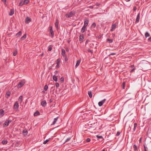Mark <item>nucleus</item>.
I'll return each mask as SVG.
<instances>
[{"mask_svg":"<svg viewBox=\"0 0 151 151\" xmlns=\"http://www.w3.org/2000/svg\"><path fill=\"white\" fill-rule=\"evenodd\" d=\"M55 86L57 88H58L59 87V85L58 83H55Z\"/></svg>","mask_w":151,"mask_h":151,"instance_id":"obj_46","label":"nucleus"},{"mask_svg":"<svg viewBox=\"0 0 151 151\" xmlns=\"http://www.w3.org/2000/svg\"><path fill=\"white\" fill-rule=\"evenodd\" d=\"M116 27V25L115 24H112L111 26V29H110V31H112L114 30Z\"/></svg>","mask_w":151,"mask_h":151,"instance_id":"obj_14","label":"nucleus"},{"mask_svg":"<svg viewBox=\"0 0 151 151\" xmlns=\"http://www.w3.org/2000/svg\"><path fill=\"white\" fill-rule=\"evenodd\" d=\"M140 19V16H139V13L137 15V17L136 19V21H135V23H138L139 20Z\"/></svg>","mask_w":151,"mask_h":151,"instance_id":"obj_11","label":"nucleus"},{"mask_svg":"<svg viewBox=\"0 0 151 151\" xmlns=\"http://www.w3.org/2000/svg\"><path fill=\"white\" fill-rule=\"evenodd\" d=\"M136 9H137L136 7L135 6L134 7L133 10L134 11H136Z\"/></svg>","mask_w":151,"mask_h":151,"instance_id":"obj_54","label":"nucleus"},{"mask_svg":"<svg viewBox=\"0 0 151 151\" xmlns=\"http://www.w3.org/2000/svg\"><path fill=\"white\" fill-rule=\"evenodd\" d=\"M71 139V137H69L68 138L66 139V140L65 141V142H68V141H69Z\"/></svg>","mask_w":151,"mask_h":151,"instance_id":"obj_41","label":"nucleus"},{"mask_svg":"<svg viewBox=\"0 0 151 151\" xmlns=\"http://www.w3.org/2000/svg\"><path fill=\"white\" fill-rule=\"evenodd\" d=\"M123 85V89H124L125 88V82H123L122 84Z\"/></svg>","mask_w":151,"mask_h":151,"instance_id":"obj_45","label":"nucleus"},{"mask_svg":"<svg viewBox=\"0 0 151 151\" xmlns=\"http://www.w3.org/2000/svg\"><path fill=\"white\" fill-rule=\"evenodd\" d=\"M81 62V60H79L77 61L76 64L75 65V68H76L79 65Z\"/></svg>","mask_w":151,"mask_h":151,"instance_id":"obj_16","label":"nucleus"},{"mask_svg":"<svg viewBox=\"0 0 151 151\" xmlns=\"http://www.w3.org/2000/svg\"><path fill=\"white\" fill-rule=\"evenodd\" d=\"M134 150L135 151H137V147L136 145H134L133 146Z\"/></svg>","mask_w":151,"mask_h":151,"instance_id":"obj_31","label":"nucleus"},{"mask_svg":"<svg viewBox=\"0 0 151 151\" xmlns=\"http://www.w3.org/2000/svg\"><path fill=\"white\" fill-rule=\"evenodd\" d=\"M7 0H1V1L3 2L4 4H6V1Z\"/></svg>","mask_w":151,"mask_h":151,"instance_id":"obj_48","label":"nucleus"},{"mask_svg":"<svg viewBox=\"0 0 151 151\" xmlns=\"http://www.w3.org/2000/svg\"><path fill=\"white\" fill-rule=\"evenodd\" d=\"M17 54V51H16L13 52V55L14 56H15Z\"/></svg>","mask_w":151,"mask_h":151,"instance_id":"obj_39","label":"nucleus"},{"mask_svg":"<svg viewBox=\"0 0 151 151\" xmlns=\"http://www.w3.org/2000/svg\"><path fill=\"white\" fill-rule=\"evenodd\" d=\"M58 117H57L54 118V121L53 122L52 124H51V125H54L55 124L56 122L58 120Z\"/></svg>","mask_w":151,"mask_h":151,"instance_id":"obj_17","label":"nucleus"},{"mask_svg":"<svg viewBox=\"0 0 151 151\" xmlns=\"http://www.w3.org/2000/svg\"><path fill=\"white\" fill-rule=\"evenodd\" d=\"M10 94H11V93L9 91H8L6 93V96L7 98H8L9 97V96L10 95Z\"/></svg>","mask_w":151,"mask_h":151,"instance_id":"obj_24","label":"nucleus"},{"mask_svg":"<svg viewBox=\"0 0 151 151\" xmlns=\"http://www.w3.org/2000/svg\"><path fill=\"white\" fill-rule=\"evenodd\" d=\"M12 121L11 119H8V120H6L3 124V127H6L9 124V123L12 122Z\"/></svg>","mask_w":151,"mask_h":151,"instance_id":"obj_2","label":"nucleus"},{"mask_svg":"<svg viewBox=\"0 0 151 151\" xmlns=\"http://www.w3.org/2000/svg\"><path fill=\"white\" fill-rule=\"evenodd\" d=\"M8 142V141L6 140H3L2 141V143L3 144V145H6V144Z\"/></svg>","mask_w":151,"mask_h":151,"instance_id":"obj_28","label":"nucleus"},{"mask_svg":"<svg viewBox=\"0 0 151 151\" xmlns=\"http://www.w3.org/2000/svg\"><path fill=\"white\" fill-rule=\"evenodd\" d=\"M58 23H59L58 20V19H56L55 22V27L56 28L58 29Z\"/></svg>","mask_w":151,"mask_h":151,"instance_id":"obj_9","label":"nucleus"},{"mask_svg":"<svg viewBox=\"0 0 151 151\" xmlns=\"http://www.w3.org/2000/svg\"><path fill=\"white\" fill-rule=\"evenodd\" d=\"M65 50L64 49H62L61 50V54L63 56V57H65Z\"/></svg>","mask_w":151,"mask_h":151,"instance_id":"obj_15","label":"nucleus"},{"mask_svg":"<svg viewBox=\"0 0 151 151\" xmlns=\"http://www.w3.org/2000/svg\"><path fill=\"white\" fill-rule=\"evenodd\" d=\"M135 68H133V69H132L131 71V72H133L134 70H135Z\"/></svg>","mask_w":151,"mask_h":151,"instance_id":"obj_52","label":"nucleus"},{"mask_svg":"<svg viewBox=\"0 0 151 151\" xmlns=\"http://www.w3.org/2000/svg\"><path fill=\"white\" fill-rule=\"evenodd\" d=\"M100 5V4H99V3H97L95 4V5H96V6H99Z\"/></svg>","mask_w":151,"mask_h":151,"instance_id":"obj_49","label":"nucleus"},{"mask_svg":"<svg viewBox=\"0 0 151 151\" xmlns=\"http://www.w3.org/2000/svg\"><path fill=\"white\" fill-rule=\"evenodd\" d=\"M29 2V0H24L23 2V4H27Z\"/></svg>","mask_w":151,"mask_h":151,"instance_id":"obj_32","label":"nucleus"},{"mask_svg":"<svg viewBox=\"0 0 151 151\" xmlns=\"http://www.w3.org/2000/svg\"><path fill=\"white\" fill-rule=\"evenodd\" d=\"M88 51L89 52H92V50L90 49H88Z\"/></svg>","mask_w":151,"mask_h":151,"instance_id":"obj_56","label":"nucleus"},{"mask_svg":"<svg viewBox=\"0 0 151 151\" xmlns=\"http://www.w3.org/2000/svg\"><path fill=\"white\" fill-rule=\"evenodd\" d=\"M14 9H11V10L10 13H9V15L10 16H12L14 14Z\"/></svg>","mask_w":151,"mask_h":151,"instance_id":"obj_20","label":"nucleus"},{"mask_svg":"<svg viewBox=\"0 0 151 151\" xmlns=\"http://www.w3.org/2000/svg\"><path fill=\"white\" fill-rule=\"evenodd\" d=\"M60 60L59 58H58L57 60V65L56 66V67L57 68H58L59 67V65L60 63Z\"/></svg>","mask_w":151,"mask_h":151,"instance_id":"obj_19","label":"nucleus"},{"mask_svg":"<svg viewBox=\"0 0 151 151\" xmlns=\"http://www.w3.org/2000/svg\"><path fill=\"white\" fill-rule=\"evenodd\" d=\"M23 134H24V133L26 134H24L25 135L27 133V130H23Z\"/></svg>","mask_w":151,"mask_h":151,"instance_id":"obj_40","label":"nucleus"},{"mask_svg":"<svg viewBox=\"0 0 151 151\" xmlns=\"http://www.w3.org/2000/svg\"><path fill=\"white\" fill-rule=\"evenodd\" d=\"M39 114H40L39 112L38 111H37L34 113V116H37L38 115H39Z\"/></svg>","mask_w":151,"mask_h":151,"instance_id":"obj_26","label":"nucleus"},{"mask_svg":"<svg viewBox=\"0 0 151 151\" xmlns=\"http://www.w3.org/2000/svg\"><path fill=\"white\" fill-rule=\"evenodd\" d=\"M53 79L55 81H58V78L56 76L54 75L53 76Z\"/></svg>","mask_w":151,"mask_h":151,"instance_id":"obj_23","label":"nucleus"},{"mask_svg":"<svg viewBox=\"0 0 151 151\" xmlns=\"http://www.w3.org/2000/svg\"><path fill=\"white\" fill-rule=\"evenodd\" d=\"M120 133H121V132H118L116 134V136H119L120 135Z\"/></svg>","mask_w":151,"mask_h":151,"instance_id":"obj_44","label":"nucleus"},{"mask_svg":"<svg viewBox=\"0 0 151 151\" xmlns=\"http://www.w3.org/2000/svg\"><path fill=\"white\" fill-rule=\"evenodd\" d=\"M22 96H19L18 99V101H19L20 102H21L22 101Z\"/></svg>","mask_w":151,"mask_h":151,"instance_id":"obj_30","label":"nucleus"},{"mask_svg":"<svg viewBox=\"0 0 151 151\" xmlns=\"http://www.w3.org/2000/svg\"><path fill=\"white\" fill-rule=\"evenodd\" d=\"M84 39V37L83 35H80L79 36V41L80 42H82Z\"/></svg>","mask_w":151,"mask_h":151,"instance_id":"obj_13","label":"nucleus"},{"mask_svg":"<svg viewBox=\"0 0 151 151\" xmlns=\"http://www.w3.org/2000/svg\"><path fill=\"white\" fill-rule=\"evenodd\" d=\"M52 50V48L51 47H48V50L49 51H50Z\"/></svg>","mask_w":151,"mask_h":151,"instance_id":"obj_43","label":"nucleus"},{"mask_svg":"<svg viewBox=\"0 0 151 151\" xmlns=\"http://www.w3.org/2000/svg\"><path fill=\"white\" fill-rule=\"evenodd\" d=\"M106 99H104L103 100H102L101 101L99 102L98 103V105L99 106H102L103 104L105 102Z\"/></svg>","mask_w":151,"mask_h":151,"instance_id":"obj_4","label":"nucleus"},{"mask_svg":"<svg viewBox=\"0 0 151 151\" xmlns=\"http://www.w3.org/2000/svg\"><path fill=\"white\" fill-rule=\"evenodd\" d=\"M31 21V19L28 17H27L25 19V23L28 24Z\"/></svg>","mask_w":151,"mask_h":151,"instance_id":"obj_7","label":"nucleus"},{"mask_svg":"<svg viewBox=\"0 0 151 151\" xmlns=\"http://www.w3.org/2000/svg\"><path fill=\"white\" fill-rule=\"evenodd\" d=\"M50 33L52 35V37H54L53 31L52 30V27L51 26L50 27Z\"/></svg>","mask_w":151,"mask_h":151,"instance_id":"obj_5","label":"nucleus"},{"mask_svg":"<svg viewBox=\"0 0 151 151\" xmlns=\"http://www.w3.org/2000/svg\"><path fill=\"white\" fill-rule=\"evenodd\" d=\"M4 114V111L2 109L0 110V117H2Z\"/></svg>","mask_w":151,"mask_h":151,"instance_id":"obj_8","label":"nucleus"},{"mask_svg":"<svg viewBox=\"0 0 151 151\" xmlns=\"http://www.w3.org/2000/svg\"><path fill=\"white\" fill-rule=\"evenodd\" d=\"M64 78L63 77H62L60 79V82H61V83H63L64 81Z\"/></svg>","mask_w":151,"mask_h":151,"instance_id":"obj_37","label":"nucleus"},{"mask_svg":"<svg viewBox=\"0 0 151 151\" xmlns=\"http://www.w3.org/2000/svg\"><path fill=\"white\" fill-rule=\"evenodd\" d=\"M150 36V35L148 33V32H146V33L145 34V37L147 38L148 37H149Z\"/></svg>","mask_w":151,"mask_h":151,"instance_id":"obj_29","label":"nucleus"},{"mask_svg":"<svg viewBox=\"0 0 151 151\" xmlns=\"http://www.w3.org/2000/svg\"><path fill=\"white\" fill-rule=\"evenodd\" d=\"M116 53H111L110 54V55H116Z\"/></svg>","mask_w":151,"mask_h":151,"instance_id":"obj_50","label":"nucleus"},{"mask_svg":"<svg viewBox=\"0 0 151 151\" xmlns=\"http://www.w3.org/2000/svg\"><path fill=\"white\" fill-rule=\"evenodd\" d=\"M144 151H147V148L145 146V145H144Z\"/></svg>","mask_w":151,"mask_h":151,"instance_id":"obj_42","label":"nucleus"},{"mask_svg":"<svg viewBox=\"0 0 151 151\" xmlns=\"http://www.w3.org/2000/svg\"><path fill=\"white\" fill-rule=\"evenodd\" d=\"M148 42H151V37H150L148 40Z\"/></svg>","mask_w":151,"mask_h":151,"instance_id":"obj_51","label":"nucleus"},{"mask_svg":"<svg viewBox=\"0 0 151 151\" xmlns=\"http://www.w3.org/2000/svg\"><path fill=\"white\" fill-rule=\"evenodd\" d=\"M58 71L57 70H55V73H58Z\"/></svg>","mask_w":151,"mask_h":151,"instance_id":"obj_58","label":"nucleus"},{"mask_svg":"<svg viewBox=\"0 0 151 151\" xmlns=\"http://www.w3.org/2000/svg\"><path fill=\"white\" fill-rule=\"evenodd\" d=\"M52 99H50L49 100V102L51 103H52Z\"/></svg>","mask_w":151,"mask_h":151,"instance_id":"obj_53","label":"nucleus"},{"mask_svg":"<svg viewBox=\"0 0 151 151\" xmlns=\"http://www.w3.org/2000/svg\"><path fill=\"white\" fill-rule=\"evenodd\" d=\"M48 88V86H47V85H45V87L44 88V89L45 91H46L47 90Z\"/></svg>","mask_w":151,"mask_h":151,"instance_id":"obj_33","label":"nucleus"},{"mask_svg":"<svg viewBox=\"0 0 151 151\" xmlns=\"http://www.w3.org/2000/svg\"><path fill=\"white\" fill-rule=\"evenodd\" d=\"M88 23V19H86L85 20L84 26L86 27Z\"/></svg>","mask_w":151,"mask_h":151,"instance_id":"obj_12","label":"nucleus"},{"mask_svg":"<svg viewBox=\"0 0 151 151\" xmlns=\"http://www.w3.org/2000/svg\"><path fill=\"white\" fill-rule=\"evenodd\" d=\"M102 151H105V149H104V150H102Z\"/></svg>","mask_w":151,"mask_h":151,"instance_id":"obj_64","label":"nucleus"},{"mask_svg":"<svg viewBox=\"0 0 151 151\" xmlns=\"http://www.w3.org/2000/svg\"><path fill=\"white\" fill-rule=\"evenodd\" d=\"M89 8L91 9H93V6H90L89 7Z\"/></svg>","mask_w":151,"mask_h":151,"instance_id":"obj_57","label":"nucleus"},{"mask_svg":"<svg viewBox=\"0 0 151 151\" xmlns=\"http://www.w3.org/2000/svg\"><path fill=\"white\" fill-rule=\"evenodd\" d=\"M107 41L109 42L110 43H111L113 42V40H111V39H107Z\"/></svg>","mask_w":151,"mask_h":151,"instance_id":"obj_38","label":"nucleus"},{"mask_svg":"<svg viewBox=\"0 0 151 151\" xmlns=\"http://www.w3.org/2000/svg\"><path fill=\"white\" fill-rule=\"evenodd\" d=\"M86 141L87 142H89L90 141H91V139L90 138H87V139H86Z\"/></svg>","mask_w":151,"mask_h":151,"instance_id":"obj_47","label":"nucleus"},{"mask_svg":"<svg viewBox=\"0 0 151 151\" xmlns=\"http://www.w3.org/2000/svg\"><path fill=\"white\" fill-rule=\"evenodd\" d=\"M131 67H134V65H131Z\"/></svg>","mask_w":151,"mask_h":151,"instance_id":"obj_62","label":"nucleus"},{"mask_svg":"<svg viewBox=\"0 0 151 151\" xmlns=\"http://www.w3.org/2000/svg\"><path fill=\"white\" fill-rule=\"evenodd\" d=\"M24 4H23V2L22 1H21L19 3V6H21L22 5H23Z\"/></svg>","mask_w":151,"mask_h":151,"instance_id":"obj_35","label":"nucleus"},{"mask_svg":"<svg viewBox=\"0 0 151 151\" xmlns=\"http://www.w3.org/2000/svg\"><path fill=\"white\" fill-rule=\"evenodd\" d=\"M19 108L18 103L17 102H16L14 105V108L16 109H17Z\"/></svg>","mask_w":151,"mask_h":151,"instance_id":"obj_6","label":"nucleus"},{"mask_svg":"<svg viewBox=\"0 0 151 151\" xmlns=\"http://www.w3.org/2000/svg\"><path fill=\"white\" fill-rule=\"evenodd\" d=\"M26 37H27V35H26V34H25L24 35H23L22 37H21V39L22 40H24L26 38Z\"/></svg>","mask_w":151,"mask_h":151,"instance_id":"obj_27","label":"nucleus"},{"mask_svg":"<svg viewBox=\"0 0 151 151\" xmlns=\"http://www.w3.org/2000/svg\"><path fill=\"white\" fill-rule=\"evenodd\" d=\"M137 124L136 123H135L134 124V128H133V132H134L135 131L136 128L137 127Z\"/></svg>","mask_w":151,"mask_h":151,"instance_id":"obj_21","label":"nucleus"},{"mask_svg":"<svg viewBox=\"0 0 151 151\" xmlns=\"http://www.w3.org/2000/svg\"><path fill=\"white\" fill-rule=\"evenodd\" d=\"M47 104V103L45 101H43L41 102V105L43 107H45Z\"/></svg>","mask_w":151,"mask_h":151,"instance_id":"obj_10","label":"nucleus"},{"mask_svg":"<svg viewBox=\"0 0 151 151\" xmlns=\"http://www.w3.org/2000/svg\"><path fill=\"white\" fill-rule=\"evenodd\" d=\"M25 83V82L24 80L21 81L19 83L18 85L17 88H21L24 86Z\"/></svg>","mask_w":151,"mask_h":151,"instance_id":"obj_1","label":"nucleus"},{"mask_svg":"<svg viewBox=\"0 0 151 151\" xmlns=\"http://www.w3.org/2000/svg\"><path fill=\"white\" fill-rule=\"evenodd\" d=\"M68 59L66 58H65V61H66Z\"/></svg>","mask_w":151,"mask_h":151,"instance_id":"obj_60","label":"nucleus"},{"mask_svg":"<svg viewBox=\"0 0 151 151\" xmlns=\"http://www.w3.org/2000/svg\"><path fill=\"white\" fill-rule=\"evenodd\" d=\"M96 137L99 139H102L103 137L102 136H99V135H97L96 136Z\"/></svg>","mask_w":151,"mask_h":151,"instance_id":"obj_36","label":"nucleus"},{"mask_svg":"<svg viewBox=\"0 0 151 151\" xmlns=\"http://www.w3.org/2000/svg\"><path fill=\"white\" fill-rule=\"evenodd\" d=\"M86 26L83 25V26L82 27V28L81 30V32L83 33L85 32V30H86Z\"/></svg>","mask_w":151,"mask_h":151,"instance_id":"obj_18","label":"nucleus"},{"mask_svg":"<svg viewBox=\"0 0 151 151\" xmlns=\"http://www.w3.org/2000/svg\"><path fill=\"white\" fill-rule=\"evenodd\" d=\"M22 35V32L21 31H19L18 33L16 34V36L17 37H19L21 36Z\"/></svg>","mask_w":151,"mask_h":151,"instance_id":"obj_25","label":"nucleus"},{"mask_svg":"<svg viewBox=\"0 0 151 151\" xmlns=\"http://www.w3.org/2000/svg\"><path fill=\"white\" fill-rule=\"evenodd\" d=\"M75 14L74 13L72 12H70V13L66 14H65V16L67 18H70L73 16V15Z\"/></svg>","mask_w":151,"mask_h":151,"instance_id":"obj_3","label":"nucleus"},{"mask_svg":"<svg viewBox=\"0 0 151 151\" xmlns=\"http://www.w3.org/2000/svg\"><path fill=\"white\" fill-rule=\"evenodd\" d=\"M50 139H47L46 140H45V141H44L43 142V144H46L49 141Z\"/></svg>","mask_w":151,"mask_h":151,"instance_id":"obj_34","label":"nucleus"},{"mask_svg":"<svg viewBox=\"0 0 151 151\" xmlns=\"http://www.w3.org/2000/svg\"><path fill=\"white\" fill-rule=\"evenodd\" d=\"M130 0H126V1H129Z\"/></svg>","mask_w":151,"mask_h":151,"instance_id":"obj_63","label":"nucleus"},{"mask_svg":"<svg viewBox=\"0 0 151 151\" xmlns=\"http://www.w3.org/2000/svg\"><path fill=\"white\" fill-rule=\"evenodd\" d=\"M93 25L94 26H96V24L95 23H93Z\"/></svg>","mask_w":151,"mask_h":151,"instance_id":"obj_59","label":"nucleus"},{"mask_svg":"<svg viewBox=\"0 0 151 151\" xmlns=\"http://www.w3.org/2000/svg\"><path fill=\"white\" fill-rule=\"evenodd\" d=\"M88 40H86V43H88Z\"/></svg>","mask_w":151,"mask_h":151,"instance_id":"obj_61","label":"nucleus"},{"mask_svg":"<svg viewBox=\"0 0 151 151\" xmlns=\"http://www.w3.org/2000/svg\"><path fill=\"white\" fill-rule=\"evenodd\" d=\"M88 94L89 96V97L91 98L92 96V94L91 91H89L88 92Z\"/></svg>","mask_w":151,"mask_h":151,"instance_id":"obj_22","label":"nucleus"},{"mask_svg":"<svg viewBox=\"0 0 151 151\" xmlns=\"http://www.w3.org/2000/svg\"><path fill=\"white\" fill-rule=\"evenodd\" d=\"M66 51L67 52H68L69 51V50L68 48H66Z\"/></svg>","mask_w":151,"mask_h":151,"instance_id":"obj_55","label":"nucleus"}]
</instances>
